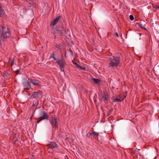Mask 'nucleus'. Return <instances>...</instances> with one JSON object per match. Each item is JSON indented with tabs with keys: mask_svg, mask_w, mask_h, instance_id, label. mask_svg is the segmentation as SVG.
<instances>
[{
	"mask_svg": "<svg viewBox=\"0 0 159 159\" xmlns=\"http://www.w3.org/2000/svg\"><path fill=\"white\" fill-rule=\"evenodd\" d=\"M54 52L52 53L51 54V56L50 57V58H52L54 59V60H57V59L54 57Z\"/></svg>",
	"mask_w": 159,
	"mask_h": 159,
	"instance_id": "obj_18",
	"label": "nucleus"
},
{
	"mask_svg": "<svg viewBox=\"0 0 159 159\" xmlns=\"http://www.w3.org/2000/svg\"><path fill=\"white\" fill-rule=\"evenodd\" d=\"M139 34H140V36H141V35L142 34L141 33H139Z\"/></svg>",
	"mask_w": 159,
	"mask_h": 159,
	"instance_id": "obj_28",
	"label": "nucleus"
},
{
	"mask_svg": "<svg viewBox=\"0 0 159 159\" xmlns=\"http://www.w3.org/2000/svg\"><path fill=\"white\" fill-rule=\"evenodd\" d=\"M11 32L10 29L4 26H0V41H3L5 39L11 37Z\"/></svg>",
	"mask_w": 159,
	"mask_h": 159,
	"instance_id": "obj_1",
	"label": "nucleus"
},
{
	"mask_svg": "<svg viewBox=\"0 0 159 159\" xmlns=\"http://www.w3.org/2000/svg\"><path fill=\"white\" fill-rule=\"evenodd\" d=\"M89 133L91 136H93V137L98 136L99 135V134L98 133L94 131L91 133L89 132Z\"/></svg>",
	"mask_w": 159,
	"mask_h": 159,
	"instance_id": "obj_13",
	"label": "nucleus"
},
{
	"mask_svg": "<svg viewBox=\"0 0 159 159\" xmlns=\"http://www.w3.org/2000/svg\"><path fill=\"white\" fill-rule=\"evenodd\" d=\"M93 81L94 83L95 84H98L99 83L100 80L98 79H97L96 78L93 79Z\"/></svg>",
	"mask_w": 159,
	"mask_h": 159,
	"instance_id": "obj_16",
	"label": "nucleus"
},
{
	"mask_svg": "<svg viewBox=\"0 0 159 159\" xmlns=\"http://www.w3.org/2000/svg\"><path fill=\"white\" fill-rule=\"evenodd\" d=\"M54 159H58L57 158H55Z\"/></svg>",
	"mask_w": 159,
	"mask_h": 159,
	"instance_id": "obj_29",
	"label": "nucleus"
},
{
	"mask_svg": "<svg viewBox=\"0 0 159 159\" xmlns=\"http://www.w3.org/2000/svg\"><path fill=\"white\" fill-rule=\"evenodd\" d=\"M36 94L37 95V96L38 98H42V96H41V94L40 93V92H38L36 93Z\"/></svg>",
	"mask_w": 159,
	"mask_h": 159,
	"instance_id": "obj_17",
	"label": "nucleus"
},
{
	"mask_svg": "<svg viewBox=\"0 0 159 159\" xmlns=\"http://www.w3.org/2000/svg\"><path fill=\"white\" fill-rule=\"evenodd\" d=\"M5 13V11L2 8V4H0V17H3L4 16Z\"/></svg>",
	"mask_w": 159,
	"mask_h": 159,
	"instance_id": "obj_11",
	"label": "nucleus"
},
{
	"mask_svg": "<svg viewBox=\"0 0 159 159\" xmlns=\"http://www.w3.org/2000/svg\"><path fill=\"white\" fill-rule=\"evenodd\" d=\"M156 7L157 9L159 8V3L156 5Z\"/></svg>",
	"mask_w": 159,
	"mask_h": 159,
	"instance_id": "obj_23",
	"label": "nucleus"
},
{
	"mask_svg": "<svg viewBox=\"0 0 159 159\" xmlns=\"http://www.w3.org/2000/svg\"><path fill=\"white\" fill-rule=\"evenodd\" d=\"M137 24L142 29H144V30H147L146 28L145 27H143V25L141 23H139L137 22Z\"/></svg>",
	"mask_w": 159,
	"mask_h": 159,
	"instance_id": "obj_15",
	"label": "nucleus"
},
{
	"mask_svg": "<svg viewBox=\"0 0 159 159\" xmlns=\"http://www.w3.org/2000/svg\"><path fill=\"white\" fill-rule=\"evenodd\" d=\"M40 117L39 119H41L42 120L44 119H48L49 118V116L46 113L43 112H41L40 113Z\"/></svg>",
	"mask_w": 159,
	"mask_h": 159,
	"instance_id": "obj_8",
	"label": "nucleus"
},
{
	"mask_svg": "<svg viewBox=\"0 0 159 159\" xmlns=\"http://www.w3.org/2000/svg\"><path fill=\"white\" fill-rule=\"evenodd\" d=\"M19 71V70H17L16 71V72L17 73H18V72Z\"/></svg>",
	"mask_w": 159,
	"mask_h": 159,
	"instance_id": "obj_27",
	"label": "nucleus"
},
{
	"mask_svg": "<svg viewBox=\"0 0 159 159\" xmlns=\"http://www.w3.org/2000/svg\"><path fill=\"white\" fill-rule=\"evenodd\" d=\"M78 69L82 70H85V68L84 67H82L80 66H78Z\"/></svg>",
	"mask_w": 159,
	"mask_h": 159,
	"instance_id": "obj_19",
	"label": "nucleus"
},
{
	"mask_svg": "<svg viewBox=\"0 0 159 159\" xmlns=\"http://www.w3.org/2000/svg\"><path fill=\"white\" fill-rule=\"evenodd\" d=\"M2 41H0V45H1V43L2 42Z\"/></svg>",
	"mask_w": 159,
	"mask_h": 159,
	"instance_id": "obj_26",
	"label": "nucleus"
},
{
	"mask_svg": "<svg viewBox=\"0 0 159 159\" xmlns=\"http://www.w3.org/2000/svg\"><path fill=\"white\" fill-rule=\"evenodd\" d=\"M115 35L117 37H118L119 36H118V34L117 32H116L115 34Z\"/></svg>",
	"mask_w": 159,
	"mask_h": 159,
	"instance_id": "obj_25",
	"label": "nucleus"
},
{
	"mask_svg": "<svg viewBox=\"0 0 159 159\" xmlns=\"http://www.w3.org/2000/svg\"><path fill=\"white\" fill-rule=\"evenodd\" d=\"M124 98H123V97H120V98H116L114 99L113 100V102H120L124 100Z\"/></svg>",
	"mask_w": 159,
	"mask_h": 159,
	"instance_id": "obj_12",
	"label": "nucleus"
},
{
	"mask_svg": "<svg viewBox=\"0 0 159 159\" xmlns=\"http://www.w3.org/2000/svg\"><path fill=\"white\" fill-rule=\"evenodd\" d=\"M1 3H0V4H1Z\"/></svg>",
	"mask_w": 159,
	"mask_h": 159,
	"instance_id": "obj_32",
	"label": "nucleus"
},
{
	"mask_svg": "<svg viewBox=\"0 0 159 159\" xmlns=\"http://www.w3.org/2000/svg\"><path fill=\"white\" fill-rule=\"evenodd\" d=\"M50 123L53 128H57L58 124L57 122V119L55 117H52L50 120Z\"/></svg>",
	"mask_w": 159,
	"mask_h": 159,
	"instance_id": "obj_4",
	"label": "nucleus"
},
{
	"mask_svg": "<svg viewBox=\"0 0 159 159\" xmlns=\"http://www.w3.org/2000/svg\"><path fill=\"white\" fill-rule=\"evenodd\" d=\"M8 63L10 65L11 67L14 65V59H12L11 58L9 59V61L8 62Z\"/></svg>",
	"mask_w": 159,
	"mask_h": 159,
	"instance_id": "obj_14",
	"label": "nucleus"
},
{
	"mask_svg": "<svg viewBox=\"0 0 159 159\" xmlns=\"http://www.w3.org/2000/svg\"><path fill=\"white\" fill-rule=\"evenodd\" d=\"M42 120L41 119H39L37 121V123H39Z\"/></svg>",
	"mask_w": 159,
	"mask_h": 159,
	"instance_id": "obj_24",
	"label": "nucleus"
},
{
	"mask_svg": "<svg viewBox=\"0 0 159 159\" xmlns=\"http://www.w3.org/2000/svg\"><path fill=\"white\" fill-rule=\"evenodd\" d=\"M28 79L30 81V83L34 85L38 86H40L41 85V82L38 80L36 79H32L30 78H29Z\"/></svg>",
	"mask_w": 159,
	"mask_h": 159,
	"instance_id": "obj_5",
	"label": "nucleus"
},
{
	"mask_svg": "<svg viewBox=\"0 0 159 159\" xmlns=\"http://www.w3.org/2000/svg\"><path fill=\"white\" fill-rule=\"evenodd\" d=\"M120 57L118 56H111L108 58V66L111 67H116L119 65Z\"/></svg>",
	"mask_w": 159,
	"mask_h": 159,
	"instance_id": "obj_2",
	"label": "nucleus"
},
{
	"mask_svg": "<svg viewBox=\"0 0 159 159\" xmlns=\"http://www.w3.org/2000/svg\"><path fill=\"white\" fill-rule=\"evenodd\" d=\"M61 18L60 16H59L57 18H56L53 21L50 23L51 26H54L56 25L57 22L60 20Z\"/></svg>",
	"mask_w": 159,
	"mask_h": 159,
	"instance_id": "obj_10",
	"label": "nucleus"
},
{
	"mask_svg": "<svg viewBox=\"0 0 159 159\" xmlns=\"http://www.w3.org/2000/svg\"><path fill=\"white\" fill-rule=\"evenodd\" d=\"M129 18L131 20H133L134 19V16L132 15H130L129 16Z\"/></svg>",
	"mask_w": 159,
	"mask_h": 159,
	"instance_id": "obj_21",
	"label": "nucleus"
},
{
	"mask_svg": "<svg viewBox=\"0 0 159 159\" xmlns=\"http://www.w3.org/2000/svg\"><path fill=\"white\" fill-rule=\"evenodd\" d=\"M56 63L59 65L61 71L64 72V67L66 64V62L62 60H58L56 61Z\"/></svg>",
	"mask_w": 159,
	"mask_h": 159,
	"instance_id": "obj_3",
	"label": "nucleus"
},
{
	"mask_svg": "<svg viewBox=\"0 0 159 159\" xmlns=\"http://www.w3.org/2000/svg\"><path fill=\"white\" fill-rule=\"evenodd\" d=\"M69 51L70 52V53L71 54V55L73 56V51H72V50H71V49H70Z\"/></svg>",
	"mask_w": 159,
	"mask_h": 159,
	"instance_id": "obj_22",
	"label": "nucleus"
},
{
	"mask_svg": "<svg viewBox=\"0 0 159 159\" xmlns=\"http://www.w3.org/2000/svg\"><path fill=\"white\" fill-rule=\"evenodd\" d=\"M47 146L48 147V151H50V150H52L55 148H58L57 144L54 142H51L50 144H48Z\"/></svg>",
	"mask_w": 159,
	"mask_h": 159,
	"instance_id": "obj_6",
	"label": "nucleus"
},
{
	"mask_svg": "<svg viewBox=\"0 0 159 159\" xmlns=\"http://www.w3.org/2000/svg\"><path fill=\"white\" fill-rule=\"evenodd\" d=\"M73 63L75 66V67L78 68V66H79V65L76 62H73L72 61Z\"/></svg>",
	"mask_w": 159,
	"mask_h": 159,
	"instance_id": "obj_20",
	"label": "nucleus"
},
{
	"mask_svg": "<svg viewBox=\"0 0 159 159\" xmlns=\"http://www.w3.org/2000/svg\"><path fill=\"white\" fill-rule=\"evenodd\" d=\"M101 100L105 102L107 101L109 98L107 93H106L104 92L102 93L101 97L100 98Z\"/></svg>",
	"mask_w": 159,
	"mask_h": 159,
	"instance_id": "obj_7",
	"label": "nucleus"
},
{
	"mask_svg": "<svg viewBox=\"0 0 159 159\" xmlns=\"http://www.w3.org/2000/svg\"><path fill=\"white\" fill-rule=\"evenodd\" d=\"M51 150H50L49 151H48L49 152H50L51 151Z\"/></svg>",
	"mask_w": 159,
	"mask_h": 159,
	"instance_id": "obj_30",
	"label": "nucleus"
},
{
	"mask_svg": "<svg viewBox=\"0 0 159 159\" xmlns=\"http://www.w3.org/2000/svg\"><path fill=\"white\" fill-rule=\"evenodd\" d=\"M138 150H139L140 149H138Z\"/></svg>",
	"mask_w": 159,
	"mask_h": 159,
	"instance_id": "obj_31",
	"label": "nucleus"
},
{
	"mask_svg": "<svg viewBox=\"0 0 159 159\" xmlns=\"http://www.w3.org/2000/svg\"><path fill=\"white\" fill-rule=\"evenodd\" d=\"M30 82L27 81L23 84V87L25 90H28L31 88V85Z\"/></svg>",
	"mask_w": 159,
	"mask_h": 159,
	"instance_id": "obj_9",
	"label": "nucleus"
}]
</instances>
